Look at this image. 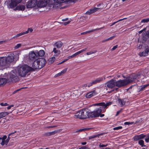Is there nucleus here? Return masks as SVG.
<instances>
[{
  "label": "nucleus",
  "instance_id": "40",
  "mask_svg": "<svg viewBox=\"0 0 149 149\" xmlns=\"http://www.w3.org/2000/svg\"><path fill=\"white\" fill-rule=\"evenodd\" d=\"M108 145L107 144H102L101 143H100L99 145V146L100 148L104 147H106Z\"/></svg>",
  "mask_w": 149,
  "mask_h": 149
},
{
  "label": "nucleus",
  "instance_id": "19",
  "mask_svg": "<svg viewBox=\"0 0 149 149\" xmlns=\"http://www.w3.org/2000/svg\"><path fill=\"white\" fill-rule=\"evenodd\" d=\"M104 79L105 78L104 77V78L103 77H100L98 78H96L95 80H93L92 81L94 83V84H95L97 83H100L101 82L102 80L103 79Z\"/></svg>",
  "mask_w": 149,
  "mask_h": 149
},
{
  "label": "nucleus",
  "instance_id": "24",
  "mask_svg": "<svg viewBox=\"0 0 149 149\" xmlns=\"http://www.w3.org/2000/svg\"><path fill=\"white\" fill-rule=\"evenodd\" d=\"M60 50H57L56 48H54L52 51V52H54L55 54L54 55V56H58L60 54Z\"/></svg>",
  "mask_w": 149,
  "mask_h": 149
},
{
  "label": "nucleus",
  "instance_id": "50",
  "mask_svg": "<svg viewBox=\"0 0 149 149\" xmlns=\"http://www.w3.org/2000/svg\"><path fill=\"white\" fill-rule=\"evenodd\" d=\"M61 73V72H59V73H58V74H56L55 76V77H58L62 75Z\"/></svg>",
  "mask_w": 149,
  "mask_h": 149
},
{
  "label": "nucleus",
  "instance_id": "44",
  "mask_svg": "<svg viewBox=\"0 0 149 149\" xmlns=\"http://www.w3.org/2000/svg\"><path fill=\"white\" fill-rule=\"evenodd\" d=\"M67 70V68H65L60 72H61V74H62L65 73L66 72Z\"/></svg>",
  "mask_w": 149,
  "mask_h": 149
},
{
  "label": "nucleus",
  "instance_id": "23",
  "mask_svg": "<svg viewBox=\"0 0 149 149\" xmlns=\"http://www.w3.org/2000/svg\"><path fill=\"white\" fill-rule=\"evenodd\" d=\"M6 84V80L5 78H0V86L5 85Z\"/></svg>",
  "mask_w": 149,
  "mask_h": 149
},
{
  "label": "nucleus",
  "instance_id": "43",
  "mask_svg": "<svg viewBox=\"0 0 149 149\" xmlns=\"http://www.w3.org/2000/svg\"><path fill=\"white\" fill-rule=\"evenodd\" d=\"M0 104L2 106H6L8 105V104L7 103H1Z\"/></svg>",
  "mask_w": 149,
  "mask_h": 149
},
{
  "label": "nucleus",
  "instance_id": "39",
  "mask_svg": "<svg viewBox=\"0 0 149 149\" xmlns=\"http://www.w3.org/2000/svg\"><path fill=\"white\" fill-rule=\"evenodd\" d=\"M122 127L121 126H118L115 127H114L113 129L114 130H118L121 129L122 128Z\"/></svg>",
  "mask_w": 149,
  "mask_h": 149
},
{
  "label": "nucleus",
  "instance_id": "42",
  "mask_svg": "<svg viewBox=\"0 0 149 149\" xmlns=\"http://www.w3.org/2000/svg\"><path fill=\"white\" fill-rule=\"evenodd\" d=\"M58 132V131L56 130H55L54 131L50 132V133L51 135H54L55 134L57 133Z\"/></svg>",
  "mask_w": 149,
  "mask_h": 149
},
{
  "label": "nucleus",
  "instance_id": "22",
  "mask_svg": "<svg viewBox=\"0 0 149 149\" xmlns=\"http://www.w3.org/2000/svg\"><path fill=\"white\" fill-rule=\"evenodd\" d=\"M63 43L61 41L57 42L55 43L54 46L56 47L57 48L59 49L63 45Z\"/></svg>",
  "mask_w": 149,
  "mask_h": 149
},
{
  "label": "nucleus",
  "instance_id": "63",
  "mask_svg": "<svg viewBox=\"0 0 149 149\" xmlns=\"http://www.w3.org/2000/svg\"><path fill=\"white\" fill-rule=\"evenodd\" d=\"M117 23V22L116 21V22H113V23H112L111 24V25H110V26H111L113 25H114L115 24H116Z\"/></svg>",
  "mask_w": 149,
  "mask_h": 149
},
{
  "label": "nucleus",
  "instance_id": "55",
  "mask_svg": "<svg viewBox=\"0 0 149 149\" xmlns=\"http://www.w3.org/2000/svg\"><path fill=\"white\" fill-rule=\"evenodd\" d=\"M21 46V44H17L16 46V48H18L19 47H20Z\"/></svg>",
  "mask_w": 149,
  "mask_h": 149
},
{
  "label": "nucleus",
  "instance_id": "56",
  "mask_svg": "<svg viewBox=\"0 0 149 149\" xmlns=\"http://www.w3.org/2000/svg\"><path fill=\"white\" fill-rule=\"evenodd\" d=\"M127 18H124L123 19H120L119 20H118L116 22H117V23L118 22H119L125 20V19H127Z\"/></svg>",
  "mask_w": 149,
  "mask_h": 149
},
{
  "label": "nucleus",
  "instance_id": "14",
  "mask_svg": "<svg viewBox=\"0 0 149 149\" xmlns=\"http://www.w3.org/2000/svg\"><path fill=\"white\" fill-rule=\"evenodd\" d=\"M36 51L34 52L33 51H31L29 52V58L31 60H33L34 59L38 58Z\"/></svg>",
  "mask_w": 149,
  "mask_h": 149
},
{
  "label": "nucleus",
  "instance_id": "31",
  "mask_svg": "<svg viewBox=\"0 0 149 149\" xmlns=\"http://www.w3.org/2000/svg\"><path fill=\"white\" fill-rule=\"evenodd\" d=\"M102 28H103V27H101L100 28H97L95 29H93L92 30H91L88 31H86V33H90L91 32H93V31H96L99 30L101 29H102Z\"/></svg>",
  "mask_w": 149,
  "mask_h": 149
},
{
  "label": "nucleus",
  "instance_id": "21",
  "mask_svg": "<svg viewBox=\"0 0 149 149\" xmlns=\"http://www.w3.org/2000/svg\"><path fill=\"white\" fill-rule=\"evenodd\" d=\"M25 6L24 5H19L14 9V10H18L24 11L25 9Z\"/></svg>",
  "mask_w": 149,
  "mask_h": 149
},
{
  "label": "nucleus",
  "instance_id": "9",
  "mask_svg": "<svg viewBox=\"0 0 149 149\" xmlns=\"http://www.w3.org/2000/svg\"><path fill=\"white\" fill-rule=\"evenodd\" d=\"M116 82L115 79H112L108 81L106 83L107 87L109 88H113L116 86Z\"/></svg>",
  "mask_w": 149,
  "mask_h": 149
},
{
  "label": "nucleus",
  "instance_id": "11",
  "mask_svg": "<svg viewBox=\"0 0 149 149\" xmlns=\"http://www.w3.org/2000/svg\"><path fill=\"white\" fill-rule=\"evenodd\" d=\"M112 104V102H107L105 104L104 102H102L99 103H96L94 104V106H100L102 107V109L103 107L104 108H106L107 107L111 105Z\"/></svg>",
  "mask_w": 149,
  "mask_h": 149
},
{
  "label": "nucleus",
  "instance_id": "49",
  "mask_svg": "<svg viewBox=\"0 0 149 149\" xmlns=\"http://www.w3.org/2000/svg\"><path fill=\"white\" fill-rule=\"evenodd\" d=\"M145 141L146 143L149 142V137H147L145 139Z\"/></svg>",
  "mask_w": 149,
  "mask_h": 149
},
{
  "label": "nucleus",
  "instance_id": "20",
  "mask_svg": "<svg viewBox=\"0 0 149 149\" xmlns=\"http://www.w3.org/2000/svg\"><path fill=\"white\" fill-rule=\"evenodd\" d=\"M117 101L118 103L120 104V107H122L125 104V101L124 99L118 98Z\"/></svg>",
  "mask_w": 149,
  "mask_h": 149
},
{
  "label": "nucleus",
  "instance_id": "17",
  "mask_svg": "<svg viewBox=\"0 0 149 149\" xmlns=\"http://www.w3.org/2000/svg\"><path fill=\"white\" fill-rule=\"evenodd\" d=\"M99 9V8H91L87 11L85 13L87 15H90L91 14H92L97 11Z\"/></svg>",
  "mask_w": 149,
  "mask_h": 149
},
{
  "label": "nucleus",
  "instance_id": "12",
  "mask_svg": "<svg viewBox=\"0 0 149 149\" xmlns=\"http://www.w3.org/2000/svg\"><path fill=\"white\" fill-rule=\"evenodd\" d=\"M142 42H144L146 41L149 38V30H148L144 32H143L142 34Z\"/></svg>",
  "mask_w": 149,
  "mask_h": 149
},
{
  "label": "nucleus",
  "instance_id": "2",
  "mask_svg": "<svg viewBox=\"0 0 149 149\" xmlns=\"http://www.w3.org/2000/svg\"><path fill=\"white\" fill-rule=\"evenodd\" d=\"M138 78V75H134L129 76L124 79H119L117 81H116V86L119 88L124 87L132 83L134 79Z\"/></svg>",
  "mask_w": 149,
  "mask_h": 149
},
{
  "label": "nucleus",
  "instance_id": "58",
  "mask_svg": "<svg viewBox=\"0 0 149 149\" xmlns=\"http://www.w3.org/2000/svg\"><path fill=\"white\" fill-rule=\"evenodd\" d=\"M7 138V136L6 135L4 136L2 138V140H6Z\"/></svg>",
  "mask_w": 149,
  "mask_h": 149
},
{
  "label": "nucleus",
  "instance_id": "13",
  "mask_svg": "<svg viewBox=\"0 0 149 149\" xmlns=\"http://www.w3.org/2000/svg\"><path fill=\"white\" fill-rule=\"evenodd\" d=\"M47 1L46 0H38L37 6L39 7L42 8L45 7L47 4Z\"/></svg>",
  "mask_w": 149,
  "mask_h": 149
},
{
  "label": "nucleus",
  "instance_id": "46",
  "mask_svg": "<svg viewBox=\"0 0 149 149\" xmlns=\"http://www.w3.org/2000/svg\"><path fill=\"white\" fill-rule=\"evenodd\" d=\"M70 21H69L67 22H63V24L64 25H66L69 24L70 23Z\"/></svg>",
  "mask_w": 149,
  "mask_h": 149
},
{
  "label": "nucleus",
  "instance_id": "45",
  "mask_svg": "<svg viewBox=\"0 0 149 149\" xmlns=\"http://www.w3.org/2000/svg\"><path fill=\"white\" fill-rule=\"evenodd\" d=\"M118 47V45H117L115 46H114L111 49V50L113 51L116 49Z\"/></svg>",
  "mask_w": 149,
  "mask_h": 149
},
{
  "label": "nucleus",
  "instance_id": "15",
  "mask_svg": "<svg viewBox=\"0 0 149 149\" xmlns=\"http://www.w3.org/2000/svg\"><path fill=\"white\" fill-rule=\"evenodd\" d=\"M146 136V135L143 134H142L139 135H136L134 137V140L136 141L139 140L143 139Z\"/></svg>",
  "mask_w": 149,
  "mask_h": 149
},
{
  "label": "nucleus",
  "instance_id": "35",
  "mask_svg": "<svg viewBox=\"0 0 149 149\" xmlns=\"http://www.w3.org/2000/svg\"><path fill=\"white\" fill-rule=\"evenodd\" d=\"M149 22V18H146L142 19L141 21V22L142 23H145L148 22Z\"/></svg>",
  "mask_w": 149,
  "mask_h": 149
},
{
  "label": "nucleus",
  "instance_id": "64",
  "mask_svg": "<svg viewBox=\"0 0 149 149\" xmlns=\"http://www.w3.org/2000/svg\"><path fill=\"white\" fill-rule=\"evenodd\" d=\"M6 40H1L0 41V45L2 44L4 42H5Z\"/></svg>",
  "mask_w": 149,
  "mask_h": 149
},
{
  "label": "nucleus",
  "instance_id": "48",
  "mask_svg": "<svg viewBox=\"0 0 149 149\" xmlns=\"http://www.w3.org/2000/svg\"><path fill=\"white\" fill-rule=\"evenodd\" d=\"M95 84L92 81L91 82L89 83L88 85V87H89L92 86L93 85Z\"/></svg>",
  "mask_w": 149,
  "mask_h": 149
},
{
  "label": "nucleus",
  "instance_id": "1",
  "mask_svg": "<svg viewBox=\"0 0 149 149\" xmlns=\"http://www.w3.org/2000/svg\"><path fill=\"white\" fill-rule=\"evenodd\" d=\"M33 69L27 65H24L18 67L17 68L13 70L8 74L6 80V83L10 84L11 82H16L19 81V79L18 74L22 77H24Z\"/></svg>",
  "mask_w": 149,
  "mask_h": 149
},
{
  "label": "nucleus",
  "instance_id": "18",
  "mask_svg": "<svg viewBox=\"0 0 149 149\" xmlns=\"http://www.w3.org/2000/svg\"><path fill=\"white\" fill-rule=\"evenodd\" d=\"M36 52L38 58L39 57L43 56L45 55V52L43 50H40L39 51L38 50H36Z\"/></svg>",
  "mask_w": 149,
  "mask_h": 149
},
{
  "label": "nucleus",
  "instance_id": "32",
  "mask_svg": "<svg viewBox=\"0 0 149 149\" xmlns=\"http://www.w3.org/2000/svg\"><path fill=\"white\" fill-rule=\"evenodd\" d=\"M100 136V134L93 135L92 136H89L88 139H92L94 138H96V137H98Z\"/></svg>",
  "mask_w": 149,
  "mask_h": 149
},
{
  "label": "nucleus",
  "instance_id": "27",
  "mask_svg": "<svg viewBox=\"0 0 149 149\" xmlns=\"http://www.w3.org/2000/svg\"><path fill=\"white\" fill-rule=\"evenodd\" d=\"M16 131H14V132H13L10 133L8 135V138H9L10 139V137H12V138H14L15 137V135L14 134L17 132Z\"/></svg>",
  "mask_w": 149,
  "mask_h": 149
},
{
  "label": "nucleus",
  "instance_id": "10",
  "mask_svg": "<svg viewBox=\"0 0 149 149\" xmlns=\"http://www.w3.org/2000/svg\"><path fill=\"white\" fill-rule=\"evenodd\" d=\"M33 31V30L32 28H29L26 31L21 32L15 35V36L13 37L12 39H14L15 38H17L23 35L27 34L29 33H31Z\"/></svg>",
  "mask_w": 149,
  "mask_h": 149
},
{
  "label": "nucleus",
  "instance_id": "8",
  "mask_svg": "<svg viewBox=\"0 0 149 149\" xmlns=\"http://www.w3.org/2000/svg\"><path fill=\"white\" fill-rule=\"evenodd\" d=\"M22 0H11L9 4L10 8H13L16 7L17 4L20 3Z\"/></svg>",
  "mask_w": 149,
  "mask_h": 149
},
{
  "label": "nucleus",
  "instance_id": "62",
  "mask_svg": "<svg viewBox=\"0 0 149 149\" xmlns=\"http://www.w3.org/2000/svg\"><path fill=\"white\" fill-rule=\"evenodd\" d=\"M86 148V146H84L81 147L80 148H79V149H85Z\"/></svg>",
  "mask_w": 149,
  "mask_h": 149
},
{
  "label": "nucleus",
  "instance_id": "28",
  "mask_svg": "<svg viewBox=\"0 0 149 149\" xmlns=\"http://www.w3.org/2000/svg\"><path fill=\"white\" fill-rule=\"evenodd\" d=\"M54 56L53 57L50 58L49 59L48 62L49 63L51 64L53 63L56 60L55 57Z\"/></svg>",
  "mask_w": 149,
  "mask_h": 149
},
{
  "label": "nucleus",
  "instance_id": "25",
  "mask_svg": "<svg viewBox=\"0 0 149 149\" xmlns=\"http://www.w3.org/2000/svg\"><path fill=\"white\" fill-rule=\"evenodd\" d=\"M9 113L7 112H3L0 113V119L5 117Z\"/></svg>",
  "mask_w": 149,
  "mask_h": 149
},
{
  "label": "nucleus",
  "instance_id": "4",
  "mask_svg": "<svg viewBox=\"0 0 149 149\" xmlns=\"http://www.w3.org/2000/svg\"><path fill=\"white\" fill-rule=\"evenodd\" d=\"M88 111L86 109H83L77 112L75 116L77 118L80 119H85L88 118Z\"/></svg>",
  "mask_w": 149,
  "mask_h": 149
},
{
  "label": "nucleus",
  "instance_id": "53",
  "mask_svg": "<svg viewBox=\"0 0 149 149\" xmlns=\"http://www.w3.org/2000/svg\"><path fill=\"white\" fill-rule=\"evenodd\" d=\"M81 53H80V52L79 51L78 52H76L74 54L75 56H76L77 55H78L79 54H80Z\"/></svg>",
  "mask_w": 149,
  "mask_h": 149
},
{
  "label": "nucleus",
  "instance_id": "37",
  "mask_svg": "<svg viewBox=\"0 0 149 149\" xmlns=\"http://www.w3.org/2000/svg\"><path fill=\"white\" fill-rule=\"evenodd\" d=\"M66 0H56V3L58 4L63 3Z\"/></svg>",
  "mask_w": 149,
  "mask_h": 149
},
{
  "label": "nucleus",
  "instance_id": "52",
  "mask_svg": "<svg viewBox=\"0 0 149 149\" xmlns=\"http://www.w3.org/2000/svg\"><path fill=\"white\" fill-rule=\"evenodd\" d=\"M75 56L74 54H73L72 55H71V56H69L68 57V59H70V58H73V57H75Z\"/></svg>",
  "mask_w": 149,
  "mask_h": 149
},
{
  "label": "nucleus",
  "instance_id": "61",
  "mask_svg": "<svg viewBox=\"0 0 149 149\" xmlns=\"http://www.w3.org/2000/svg\"><path fill=\"white\" fill-rule=\"evenodd\" d=\"M146 29V28H144L143 29L141 30L140 31H139V33H142L143 32V31H144Z\"/></svg>",
  "mask_w": 149,
  "mask_h": 149
},
{
  "label": "nucleus",
  "instance_id": "57",
  "mask_svg": "<svg viewBox=\"0 0 149 149\" xmlns=\"http://www.w3.org/2000/svg\"><path fill=\"white\" fill-rule=\"evenodd\" d=\"M130 122H125L124 124L125 125H130Z\"/></svg>",
  "mask_w": 149,
  "mask_h": 149
},
{
  "label": "nucleus",
  "instance_id": "26",
  "mask_svg": "<svg viewBox=\"0 0 149 149\" xmlns=\"http://www.w3.org/2000/svg\"><path fill=\"white\" fill-rule=\"evenodd\" d=\"M10 139V138H8L6 140H2V142L1 143V145L2 146L5 144L6 145L8 143Z\"/></svg>",
  "mask_w": 149,
  "mask_h": 149
},
{
  "label": "nucleus",
  "instance_id": "33",
  "mask_svg": "<svg viewBox=\"0 0 149 149\" xmlns=\"http://www.w3.org/2000/svg\"><path fill=\"white\" fill-rule=\"evenodd\" d=\"M116 35H114L112 36L110 38H108L106 39H105V40H103L102 42H105L109 40H112L114 38H115L116 37Z\"/></svg>",
  "mask_w": 149,
  "mask_h": 149
},
{
  "label": "nucleus",
  "instance_id": "59",
  "mask_svg": "<svg viewBox=\"0 0 149 149\" xmlns=\"http://www.w3.org/2000/svg\"><path fill=\"white\" fill-rule=\"evenodd\" d=\"M45 135L47 136H51L50 132H47L45 134Z\"/></svg>",
  "mask_w": 149,
  "mask_h": 149
},
{
  "label": "nucleus",
  "instance_id": "41",
  "mask_svg": "<svg viewBox=\"0 0 149 149\" xmlns=\"http://www.w3.org/2000/svg\"><path fill=\"white\" fill-rule=\"evenodd\" d=\"M90 128H83L82 129H80V130H79L78 131H77V132H80L82 131H83L87 130H90Z\"/></svg>",
  "mask_w": 149,
  "mask_h": 149
},
{
  "label": "nucleus",
  "instance_id": "7",
  "mask_svg": "<svg viewBox=\"0 0 149 149\" xmlns=\"http://www.w3.org/2000/svg\"><path fill=\"white\" fill-rule=\"evenodd\" d=\"M38 0H29L26 4L27 8L34 7L37 5Z\"/></svg>",
  "mask_w": 149,
  "mask_h": 149
},
{
  "label": "nucleus",
  "instance_id": "3",
  "mask_svg": "<svg viewBox=\"0 0 149 149\" xmlns=\"http://www.w3.org/2000/svg\"><path fill=\"white\" fill-rule=\"evenodd\" d=\"M46 63L45 59L43 58H37L33 62L32 65L33 69H40L43 68Z\"/></svg>",
  "mask_w": 149,
  "mask_h": 149
},
{
  "label": "nucleus",
  "instance_id": "47",
  "mask_svg": "<svg viewBox=\"0 0 149 149\" xmlns=\"http://www.w3.org/2000/svg\"><path fill=\"white\" fill-rule=\"evenodd\" d=\"M122 109H121L119 111H118L117 112L116 114V116H117L121 112Z\"/></svg>",
  "mask_w": 149,
  "mask_h": 149
},
{
  "label": "nucleus",
  "instance_id": "34",
  "mask_svg": "<svg viewBox=\"0 0 149 149\" xmlns=\"http://www.w3.org/2000/svg\"><path fill=\"white\" fill-rule=\"evenodd\" d=\"M138 143L141 147L146 146V145L144 144V141L143 140H141L139 141Z\"/></svg>",
  "mask_w": 149,
  "mask_h": 149
},
{
  "label": "nucleus",
  "instance_id": "60",
  "mask_svg": "<svg viewBox=\"0 0 149 149\" xmlns=\"http://www.w3.org/2000/svg\"><path fill=\"white\" fill-rule=\"evenodd\" d=\"M13 106H14L13 105H10V106H9L7 107V109H11V107H13Z\"/></svg>",
  "mask_w": 149,
  "mask_h": 149
},
{
  "label": "nucleus",
  "instance_id": "5",
  "mask_svg": "<svg viewBox=\"0 0 149 149\" xmlns=\"http://www.w3.org/2000/svg\"><path fill=\"white\" fill-rule=\"evenodd\" d=\"M14 59V56L13 54H10L7 57H3L0 60V61L1 62L2 65H5L6 64H10L12 62Z\"/></svg>",
  "mask_w": 149,
  "mask_h": 149
},
{
  "label": "nucleus",
  "instance_id": "16",
  "mask_svg": "<svg viewBox=\"0 0 149 149\" xmlns=\"http://www.w3.org/2000/svg\"><path fill=\"white\" fill-rule=\"evenodd\" d=\"M96 94V91L94 90L87 93L86 95V97L87 98H90L95 95Z\"/></svg>",
  "mask_w": 149,
  "mask_h": 149
},
{
  "label": "nucleus",
  "instance_id": "29",
  "mask_svg": "<svg viewBox=\"0 0 149 149\" xmlns=\"http://www.w3.org/2000/svg\"><path fill=\"white\" fill-rule=\"evenodd\" d=\"M143 42H142V43L140 42L139 44H138L137 45V48L139 49H143V48L144 46V44H143Z\"/></svg>",
  "mask_w": 149,
  "mask_h": 149
},
{
  "label": "nucleus",
  "instance_id": "51",
  "mask_svg": "<svg viewBox=\"0 0 149 149\" xmlns=\"http://www.w3.org/2000/svg\"><path fill=\"white\" fill-rule=\"evenodd\" d=\"M57 126L56 125H54V126H48L47 127H46L47 128H53V127H56Z\"/></svg>",
  "mask_w": 149,
  "mask_h": 149
},
{
  "label": "nucleus",
  "instance_id": "54",
  "mask_svg": "<svg viewBox=\"0 0 149 149\" xmlns=\"http://www.w3.org/2000/svg\"><path fill=\"white\" fill-rule=\"evenodd\" d=\"M87 49V48H84L80 51L81 53L85 51Z\"/></svg>",
  "mask_w": 149,
  "mask_h": 149
},
{
  "label": "nucleus",
  "instance_id": "38",
  "mask_svg": "<svg viewBox=\"0 0 149 149\" xmlns=\"http://www.w3.org/2000/svg\"><path fill=\"white\" fill-rule=\"evenodd\" d=\"M97 51L96 50H95L93 51H90L89 52H87L86 53V54L87 55H90L93 54L97 52Z\"/></svg>",
  "mask_w": 149,
  "mask_h": 149
},
{
  "label": "nucleus",
  "instance_id": "6",
  "mask_svg": "<svg viewBox=\"0 0 149 149\" xmlns=\"http://www.w3.org/2000/svg\"><path fill=\"white\" fill-rule=\"evenodd\" d=\"M102 111V107H100L99 108L96 109L93 111H88V118H95L98 117L99 116L100 113H101Z\"/></svg>",
  "mask_w": 149,
  "mask_h": 149
},
{
  "label": "nucleus",
  "instance_id": "30",
  "mask_svg": "<svg viewBox=\"0 0 149 149\" xmlns=\"http://www.w3.org/2000/svg\"><path fill=\"white\" fill-rule=\"evenodd\" d=\"M149 86V84L144 85L141 86V87L139 88V90L140 91H142L147 87Z\"/></svg>",
  "mask_w": 149,
  "mask_h": 149
},
{
  "label": "nucleus",
  "instance_id": "36",
  "mask_svg": "<svg viewBox=\"0 0 149 149\" xmlns=\"http://www.w3.org/2000/svg\"><path fill=\"white\" fill-rule=\"evenodd\" d=\"M56 0H49V3L51 5H54L56 3Z\"/></svg>",
  "mask_w": 149,
  "mask_h": 149
}]
</instances>
